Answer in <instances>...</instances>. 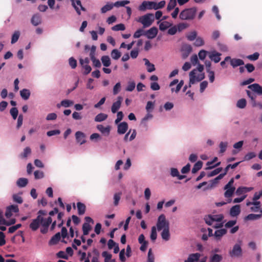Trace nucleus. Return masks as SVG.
<instances>
[{
	"label": "nucleus",
	"mask_w": 262,
	"mask_h": 262,
	"mask_svg": "<svg viewBox=\"0 0 262 262\" xmlns=\"http://www.w3.org/2000/svg\"><path fill=\"white\" fill-rule=\"evenodd\" d=\"M31 23L34 26H37L40 24L41 23L40 15L38 13L33 15L31 18Z\"/></svg>",
	"instance_id": "nucleus-18"
},
{
	"label": "nucleus",
	"mask_w": 262,
	"mask_h": 262,
	"mask_svg": "<svg viewBox=\"0 0 262 262\" xmlns=\"http://www.w3.org/2000/svg\"><path fill=\"white\" fill-rule=\"evenodd\" d=\"M72 3V6L74 7L76 12L78 15L81 14L80 11H86V9L83 7L81 4V2L80 0H70Z\"/></svg>",
	"instance_id": "nucleus-7"
},
{
	"label": "nucleus",
	"mask_w": 262,
	"mask_h": 262,
	"mask_svg": "<svg viewBox=\"0 0 262 262\" xmlns=\"http://www.w3.org/2000/svg\"><path fill=\"white\" fill-rule=\"evenodd\" d=\"M259 54L258 52H255L253 54L248 55L247 57L251 61H255L258 59Z\"/></svg>",
	"instance_id": "nucleus-61"
},
{
	"label": "nucleus",
	"mask_w": 262,
	"mask_h": 262,
	"mask_svg": "<svg viewBox=\"0 0 262 262\" xmlns=\"http://www.w3.org/2000/svg\"><path fill=\"white\" fill-rule=\"evenodd\" d=\"M172 24L168 21H165L161 23L159 25V29L161 31H164L168 28L170 27Z\"/></svg>",
	"instance_id": "nucleus-33"
},
{
	"label": "nucleus",
	"mask_w": 262,
	"mask_h": 262,
	"mask_svg": "<svg viewBox=\"0 0 262 262\" xmlns=\"http://www.w3.org/2000/svg\"><path fill=\"white\" fill-rule=\"evenodd\" d=\"M30 95V91L28 89H24L20 91V96L25 100H28L29 98Z\"/></svg>",
	"instance_id": "nucleus-24"
},
{
	"label": "nucleus",
	"mask_w": 262,
	"mask_h": 262,
	"mask_svg": "<svg viewBox=\"0 0 262 262\" xmlns=\"http://www.w3.org/2000/svg\"><path fill=\"white\" fill-rule=\"evenodd\" d=\"M153 117V116L150 113V112H148V113L141 120V124L143 125L144 127H147V124L146 122L152 119Z\"/></svg>",
	"instance_id": "nucleus-30"
},
{
	"label": "nucleus",
	"mask_w": 262,
	"mask_h": 262,
	"mask_svg": "<svg viewBox=\"0 0 262 262\" xmlns=\"http://www.w3.org/2000/svg\"><path fill=\"white\" fill-rule=\"evenodd\" d=\"M143 61L145 62V65L147 67V71L149 73H151L155 71L156 69L155 65L149 62L146 58H143Z\"/></svg>",
	"instance_id": "nucleus-22"
},
{
	"label": "nucleus",
	"mask_w": 262,
	"mask_h": 262,
	"mask_svg": "<svg viewBox=\"0 0 262 262\" xmlns=\"http://www.w3.org/2000/svg\"><path fill=\"white\" fill-rule=\"evenodd\" d=\"M74 104V102L72 100L64 99L61 101L60 104L57 105L58 107H60V106H62L64 107H69Z\"/></svg>",
	"instance_id": "nucleus-26"
},
{
	"label": "nucleus",
	"mask_w": 262,
	"mask_h": 262,
	"mask_svg": "<svg viewBox=\"0 0 262 262\" xmlns=\"http://www.w3.org/2000/svg\"><path fill=\"white\" fill-rule=\"evenodd\" d=\"M182 51L183 52V57H187L192 51V47L191 45L184 44L182 47Z\"/></svg>",
	"instance_id": "nucleus-16"
},
{
	"label": "nucleus",
	"mask_w": 262,
	"mask_h": 262,
	"mask_svg": "<svg viewBox=\"0 0 262 262\" xmlns=\"http://www.w3.org/2000/svg\"><path fill=\"white\" fill-rule=\"evenodd\" d=\"M158 32V29L155 27H153L144 32V35L148 39H152L157 36Z\"/></svg>",
	"instance_id": "nucleus-9"
},
{
	"label": "nucleus",
	"mask_w": 262,
	"mask_h": 262,
	"mask_svg": "<svg viewBox=\"0 0 262 262\" xmlns=\"http://www.w3.org/2000/svg\"><path fill=\"white\" fill-rule=\"evenodd\" d=\"M20 36V32L18 31H15L12 34L11 38V43L14 44L17 41Z\"/></svg>",
	"instance_id": "nucleus-43"
},
{
	"label": "nucleus",
	"mask_w": 262,
	"mask_h": 262,
	"mask_svg": "<svg viewBox=\"0 0 262 262\" xmlns=\"http://www.w3.org/2000/svg\"><path fill=\"white\" fill-rule=\"evenodd\" d=\"M101 60L103 65L105 67H109L111 64L110 58L107 55L102 56Z\"/></svg>",
	"instance_id": "nucleus-32"
},
{
	"label": "nucleus",
	"mask_w": 262,
	"mask_h": 262,
	"mask_svg": "<svg viewBox=\"0 0 262 262\" xmlns=\"http://www.w3.org/2000/svg\"><path fill=\"white\" fill-rule=\"evenodd\" d=\"M57 114L55 113H50L46 116V119L47 121H53L57 119Z\"/></svg>",
	"instance_id": "nucleus-60"
},
{
	"label": "nucleus",
	"mask_w": 262,
	"mask_h": 262,
	"mask_svg": "<svg viewBox=\"0 0 262 262\" xmlns=\"http://www.w3.org/2000/svg\"><path fill=\"white\" fill-rule=\"evenodd\" d=\"M227 232V231L226 229L222 228L220 229L216 230L214 233V236L215 237L217 241H220L221 237L225 235Z\"/></svg>",
	"instance_id": "nucleus-20"
},
{
	"label": "nucleus",
	"mask_w": 262,
	"mask_h": 262,
	"mask_svg": "<svg viewBox=\"0 0 262 262\" xmlns=\"http://www.w3.org/2000/svg\"><path fill=\"white\" fill-rule=\"evenodd\" d=\"M61 238V235L60 232H58L56 233L54 235H53L52 238L49 241L50 245H55L58 243V242L60 241Z\"/></svg>",
	"instance_id": "nucleus-23"
},
{
	"label": "nucleus",
	"mask_w": 262,
	"mask_h": 262,
	"mask_svg": "<svg viewBox=\"0 0 262 262\" xmlns=\"http://www.w3.org/2000/svg\"><path fill=\"white\" fill-rule=\"evenodd\" d=\"M248 88L258 95H262V86L258 83H253L249 85Z\"/></svg>",
	"instance_id": "nucleus-11"
},
{
	"label": "nucleus",
	"mask_w": 262,
	"mask_h": 262,
	"mask_svg": "<svg viewBox=\"0 0 262 262\" xmlns=\"http://www.w3.org/2000/svg\"><path fill=\"white\" fill-rule=\"evenodd\" d=\"M256 155L254 152H249L247 153L244 158V160L249 161L256 157Z\"/></svg>",
	"instance_id": "nucleus-52"
},
{
	"label": "nucleus",
	"mask_w": 262,
	"mask_h": 262,
	"mask_svg": "<svg viewBox=\"0 0 262 262\" xmlns=\"http://www.w3.org/2000/svg\"><path fill=\"white\" fill-rule=\"evenodd\" d=\"M43 217L40 215H38L37 217L33 219L30 224L29 227L33 231H36L41 225Z\"/></svg>",
	"instance_id": "nucleus-5"
},
{
	"label": "nucleus",
	"mask_w": 262,
	"mask_h": 262,
	"mask_svg": "<svg viewBox=\"0 0 262 262\" xmlns=\"http://www.w3.org/2000/svg\"><path fill=\"white\" fill-rule=\"evenodd\" d=\"M91 227L89 224L87 223H84L82 225V230L83 233L84 235H86L89 234L90 230H91Z\"/></svg>",
	"instance_id": "nucleus-44"
},
{
	"label": "nucleus",
	"mask_w": 262,
	"mask_h": 262,
	"mask_svg": "<svg viewBox=\"0 0 262 262\" xmlns=\"http://www.w3.org/2000/svg\"><path fill=\"white\" fill-rule=\"evenodd\" d=\"M204 44L203 39L201 37H198L194 42V45L196 47H201Z\"/></svg>",
	"instance_id": "nucleus-54"
},
{
	"label": "nucleus",
	"mask_w": 262,
	"mask_h": 262,
	"mask_svg": "<svg viewBox=\"0 0 262 262\" xmlns=\"http://www.w3.org/2000/svg\"><path fill=\"white\" fill-rule=\"evenodd\" d=\"M114 7V3H107L105 6L102 7L101 9V13H105L107 11L112 10Z\"/></svg>",
	"instance_id": "nucleus-36"
},
{
	"label": "nucleus",
	"mask_w": 262,
	"mask_h": 262,
	"mask_svg": "<svg viewBox=\"0 0 262 262\" xmlns=\"http://www.w3.org/2000/svg\"><path fill=\"white\" fill-rule=\"evenodd\" d=\"M197 32L195 31H193L189 32L187 35L186 37L189 41H193L195 40L197 37Z\"/></svg>",
	"instance_id": "nucleus-40"
},
{
	"label": "nucleus",
	"mask_w": 262,
	"mask_h": 262,
	"mask_svg": "<svg viewBox=\"0 0 262 262\" xmlns=\"http://www.w3.org/2000/svg\"><path fill=\"white\" fill-rule=\"evenodd\" d=\"M154 2L144 1L139 6L138 10L140 11H145L147 9H154Z\"/></svg>",
	"instance_id": "nucleus-8"
},
{
	"label": "nucleus",
	"mask_w": 262,
	"mask_h": 262,
	"mask_svg": "<svg viewBox=\"0 0 262 262\" xmlns=\"http://www.w3.org/2000/svg\"><path fill=\"white\" fill-rule=\"evenodd\" d=\"M69 63L72 69H74L77 67V61L73 57L69 59Z\"/></svg>",
	"instance_id": "nucleus-57"
},
{
	"label": "nucleus",
	"mask_w": 262,
	"mask_h": 262,
	"mask_svg": "<svg viewBox=\"0 0 262 262\" xmlns=\"http://www.w3.org/2000/svg\"><path fill=\"white\" fill-rule=\"evenodd\" d=\"M207 72L208 73V78L210 83H212L214 81V72L210 69H207Z\"/></svg>",
	"instance_id": "nucleus-51"
},
{
	"label": "nucleus",
	"mask_w": 262,
	"mask_h": 262,
	"mask_svg": "<svg viewBox=\"0 0 262 262\" xmlns=\"http://www.w3.org/2000/svg\"><path fill=\"white\" fill-rule=\"evenodd\" d=\"M18 110L16 107H12L10 111V113L12 116L13 119L15 120L18 116Z\"/></svg>",
	"instance_id": "nucleus-58"
},
{
	"label": "nucleus",
	"mask_w": 262,
	"mask_h": 262,
	"mask_svg": "<svg viewBox=\"0 0 262 262\" xmlns=\"http://www.w3.org/2000/svg\"><path fill=\"white\" fill-rule=\"evenodd\" d=\"M77 207L78 209V212L79 215H83L85 211V205L81 202L77 203Z\"/></svg>",
	"instance_id": "nucleus-29"
},
{
	"label": "nucleus",
	"mask_w": 262,
	"mask_h": 262,
	"mask_svg": "<svg viewBox=\"0 0 262 262\" xmlns=\"http://www.w3.org/2000/svg\"><path fill=\"white\" fill-rule=\"evenodd\" d=\"M201 254L199 253L190 254L184 262H196L199 260Z\"/></svg>",
	"instance_id": "nucleus-17"
},
{
	"label": "nucleus",
	"mask_w": 262,
	"mask_h": 262,
	"mask_svg": "<svg viewBox=\"0 0 262 262\" xmlns=\"http://www.w3.org/2000/svg\"><path fill=\"white\" fill-rule=\"evenodd\" d=\"M121 55V53L117 49H113L111 52V56L115 60L118 59Z\"/></svg>",
	"instance_id": "nucleus-41"
},
{
	"label": "nucleus",
	"mask_w": 262,
	"mask_h": 262,
	"mask_svg": "<svg viewBox=\"0 0 262 262\" xmlns=\"http://www.w3.org/2000/svg\"><path fill=\"white\" fill-rule=\"evenodd\" d=\"M161 237L162 239L165 241H168L170 238V233L169 228L163 229L161 232Z\"/></svg>",
	"instance_id": "nucleus-31"
},
{
	"label": "nucleus",
	"mask_w": 262,
	"mask_h": 262,
	"mask_svg": "<svg viewBox=\"0 0 262 262\" xmlns=\"http://www.w3.org/2000/svg\"><path fill=\"white\" fill-rule=\"evenodd\" d=\"M247 101L245 99L242 98L238 100L236 103V106L239 108H244L246 107Z\"/></svg>",
	"instance_id": "nucleus-42"
},
{
	"label": "nucleus",
	"mask_w": 262,
	"mask_h": 262,
	"mask_svg": "<svg viewBox=\"0 0 262 262\" xmlns=\"http://www.w3.org/2000/svg\"><path fill=\"white\" fill-rule=\"evenodd\" d=\"M102 256L104 258V262H108L112 258V254L107 251H103Z\"/></svg>",
	"instance_id": "nucleus-62"
},
{
	"label": "nucleus",
	"mask_w": 262,
	"mask_h": 262,
	"mask_svg": "<svg viewBox=\"0 0 262 262\" xmlns=\"http://www.w3.org/2000/svg\"><path fill=\"white\" fill-rule=\"evenodd\" d=\"M122 100V98L121 97H118L117 98V100L113 103L111 107V111L113 113H116L120 108L121 105Z\"/></svg>",
	"instance_id": "nucleus-14"
},
{
	"label": "nucleus",
	"mask_w": 262,
	"mask_h": 262,
	"mask_svg": "<svg viewBox=\"0 0 262 262\" xmlns=\"http://www.w3.org/2000/svg\"><path fill=\"white\" fill-rule=\"evenodd\" d=\"M12 198L13 201L17 203L21 204L23 202L22 198L18 194H14Z\"/></svg>",
	"instance_id": "nucleus-55"
},
{
	"label": "nucleus",
	"mask_w": 262,
	"mask_h": 262,
	"mask_svg": "<svg viewBox=\"0 0 262 262\" xmlns=\"http://www.w3.org/2000/svg\"><path fill=\"white\" fill-rule=\"evenodd\" d=\"M155 20L154 14L152 13H147L144 15L140 17L138 21L141 23L143 28H147L150 26Z\"/></svg>",
	"instance_id": "nucleus-3"
},
{
	"label": "nucleus",
	"mask_w": 262,
	"mask_h": 262,
	"mask_svg": "<svg viewBox=\"0 0 262 262\" xmlns=\"http://www.w3.org/2000/svg\"><path fill=\"white\" fill-rule=\"evenodd\" d=\"M241 212L240 207L238 205H236L232 207L230 210V215L232 217H236Z\"/></svg>",
	"instance_id": "nucleus-19"
},
{
	"label": "nucleus",
	"mask_w": 262,
	"mask_h": 262,
	"mask_svg": "<svg viewBox=\"0 0 262 262\" xmlns=\"http://www.w3.org/2000/svg\"><path fill=\"white\" fill-rule=\"evenodd\" d=\"M189 86H191V85L194 84L196 82H200L205 78L204 73H198L197 70H192L189 73Z\"/></svg>",
	"instance_id": "nucleus-2"
},
{
	"label": "nucleus",
	"mask_w": 262,
	"mask_h": 262,
	"mask_svg": "<svg viewBox=\"0 0 262 262\" xmlns=\"http://www.w3.org/2000/svg\"><path fill=\"white\" fill-rule=\"evenodd\" d=\"M135 86L136 83L134 81H129L128 82L125 90L127 91L132 92L135 89Z\"/></svg>",
	"instance_id": "nucleus-56"
},
{
	"label": "nucleus",
	"mask_w": 262,
	"mask_h": 262,
	"mask_svg": "<svg viewBox=\"0 0 262 262\" xmlns=\"http://www.w3.org/2000/svg\"><path fill=\"white\" fill-rule=\"evenodd\" d=\"M128 129V124L126 122H121L118 125L117 133L120 135L125 134Z\"/></svg>",
	"instance_id": "nucleus-13"
},
{
	"label": "nucleus",
	"mask_w": 262,
	"mask_h": 262,
	"mask_svg": "<svg viewBox=\"0 0 262 262\" xmlns=\"http://www.w3.org/2000/svg\"><path fill=\"white\" fill-rule=\"evenodd\" d=\"M157 228L158 231L169 228V222L166 221L165 216L163 214L158 217Z\"/></svg>",
	"instance_id": "nucleus-4"
},
{
	"label": "nucleus",
	"mask_w": 262,
	"mask_h": 262,
	"mask_svg": "<svg viewBox=\"0 0 262 262\" xmlns=\"http://www.w3.org/2000/svg\"><path fill=\"white\" fill-rule=\"evenodd\" d=\"M130 3L129 1H117L114 3V5L115 7H123L125 5L128 4Z\"/></svg>",
	"instance_id": "nucleus-53"
},
{
	"label": "nucleus",
	"mask_w": 262,
	"mask_h": 262,
	"mask_svg": "<svg viewBox=\"0 0 262 262\" xmlns=\"http://www.w3.org/2000/svg\"><path fill=\"white\" fill-rule=\"evenodd\" d=\"M97 128L104 136H108L110 134L111 127L108 125L106 127L101 124L97 125Z\"/></svg>",
	"instance_id": "nucleus-15"
},
{
	"label": "nucleus",
	"mask_w": 262,
	"mask_h": 262,
	"mask_svg": "<svg viewBox=\"0 0 262 262\" xmlns=\"http://www.w3.org/2000/svg\"><path fill=\"white\" fill-rule=\"evenodd\" d=\"M121 192H116L114 194L113 199L114 206H117L118 205L119 201L121 199Z\"/></svg>",
	"instance_id": "nucleus-37"
},
{
	"label": "nucleus",
	"mask_w": 262,
	"mask_h": 262,
	"mask_svg": "<svg viewBox=\"0 0 262 262\" xmlns=\"http://www.w3.org/2000/svg\"><path fill=\"white\" fill-rule=\"evenodd\" d=\"M28 183V179L25 178H19L16 182L17 186L20 188L25 187Z\"/></svg>",
	"instance_id": "nucleus-27"
},
{
	"label": "nucleus",
	"mask_w": 262,
	"mask_h": 262,
	"mask_svg": "<svg viewBox=\"0 0 262 262\" xmlns=\"http://www.w3.org/2000/svg\"><path fill=\"white\" fill-rule=\"evenodd\" d=\"M75 138L77 142L79 143L80 145L83 144L86 142L85 135L82 132H76L75 133Z\"/></svg>",
	"instance_id": "nucleus-12"
},
{
	"label": "nucleus",
	"mask_w": 262,
	"mask_h": 262,
	"mask_svg": "<svg viewBox=\"0 0 262 262\" xmlns=\"http://www.w3.org/2000/svg\"><path fill=\"white\" fill-rule=\"evenodd\" d=\"M125 29V26L123 24H117L112 28V30L115 31H123Z\"/></svg>",
	"instance_id": "nucleus-47"
},
{
	"label": "nucleus",
	"mask_w": 262,
	"mask_h": 262,
	"mask_svg": "<svg viewBox=\"0 0 262 262\" xmlns=\"http://www.w3.org/2000/svg\"><path fill=\"white\" fill-rule=\"evenodd\" d=\"M222 170V167H219L212 170L208 174V177H211L219 174Z\"/></svg>",
	"instance_id": "nucleus-59"
},
{
	"label": "nucleus",
	"mask_w": 262,
	"mask_h": 262,
	"mask_svg": "<svg viewBox=\"0 0 262 262\" xmlns=\"http://www.w3.org/2000/svg\"><path fill=\"white\" fill-rule=\"evenodd\" d=\"M240 244H236L234 245L233 249L229 252L230 256L233 257H239L242 255V249L241 248V241Z\"/></svg>",
	"instance_id": "nucleus-6"
},
{
	"label": "nucleus",
	"mask_w": 262,
	"mask_h": 262,
	"mask_svg": "<svg viewBox=\"0 0 262 262\" xmlns=\"http://www.w3.org/2000/svg\"><path fill=\"white\" fill-rule=\"evenodd\" d=\"M177 28L178 31L179 32L182 31V30L186 29L189 27V25L187 23H179L177 25Z\"/></svg>",
	"instance_id": "nucleus-49"
},
{
	"label": "nucleus",
	"mask_w": 262,
	"mask_h": 262,
	"mask_svg": "<svg viewBox=\"0 0 262 262\" xmlns=\"http://www.w3.org/2000/svg\"><path fill=\"white\" fill-rule=\"evenodd\" d=\"M177 4V0H169L167 7V11H170L174 8Z\"/></svg>",
	"instance_id": "nucleus-45"
},
{
	"label": "nucleus",
	"mask_w": 262,
	"mask_h": 262,
	"mask_svg": "<svg viewBox=\"0 0 262 262\" xmlns=\"http://www.w3.org/2000/svg\"><path fill=\"white\" fill-rule=\"evenodd\" d=\"M12 213H17L19 211V208L16 205H11L7 208Z\"/></svg>",
	"instance_id": "nucleus-63"
},
{
	"label": "nucleus",
	"mask_w": 262,
	"mask_h": 262,
	"mask_svg": "<svg viewBox=\"0 0 262 262\" xmlns=\"http://www.w3.org/2000/svg\"><path fill=\"white\" fill-rule=\"evenodd\" d=\"M107 115L104 113L98 114L95 118V121L97 122H102L106 119Z\"/></svg>",
	"instance_id": "nucleus-34"
},
{
	"label": "nucleus",
	"mask_w": 262,
	"mask_h": 262,
	"mask_svg": "<svg viewBox=\"0 0 262 262\" xmlns=\"http://www.w3.org/2000/svg\"><path fill=\"white\" fill-rule=\"evenodd\" d=\"M227 146L228 143L227 142H221L219 145L220 153H224L226 150Z\"/></svg>",
	"instance_id": "nucleus-48"
},
{
	"label": "nucleus",
	"mask_w": 262,
	"mask_h": 262,
	"mask_svg": "<svg viewBox=\"0 0 262 262\" xmlns=\"http://www.w3.org/2000/svg\"><path fill=\"white\" fill-rule=\"evenodd\" d=\"M230 64L233 68H236L244 64V62L242 59L232 58L230 61Z\"/></svg>",
	"instance_id": "nucleus-21"
},
{
	"label": "nucleus",
	"mask_w": 262,
	"mask_h": 262,
	"mask_svg": "<svg viewBox=\"0 0 262 262\" xmlns=\"http://www.w3.org/2000/svg\"><path fill=\"white\" fill-rule=\"evenodd\" d=\"M221 54L215 51H213L208 53L209 58L215 63H217L221 60Z\"/></svg>",
	"instance_id": "nucleus-10"
},
{
	"label": "nucleus",
	"mask_w": 262,
	"mask_h": 262,
	"mask_svg": "<svg viewBox=\"0 0 262 262\" xmlns=\"http://www.w3.org/2000/svg\"><path fill=\"white\" fill-rule=\"evenodd\" d=\"M31 152V149L29 147H26L24 149L23 152L20 154L19 157L22 159L27 158L28 155Z\"/></svg>",
	"instance_id": "nucleus-39"
},
{
	"label": "nucleus",
	"mask_w": 262,
	"mask_h": 262,
	"mask_svg": "<svg viewBox=\"0 0 262 262\" xmlns=\"http://www.w3.org/2000/svg\"><path fill=\"white\" fill-rule=\"evenodd\" d=\"M155 257L152 253V250L150 249L148 251L147 254V262H154Z\"/></svg>",
	"instance_id": "nucleus-64"
},
{
	"label": "nucleus",
	"mask_w": 262,
	"mask_h": 262,
	"mask_svg": "<svg viewBox=\"0 0 262 262\" xmlns=\"http://www.w3.org/2000/svg\"><path fill=\"white\" fill-rule=\"evenodd\" d=\"M157 237V228L155 226H152L151 230L150 238L151 241H155Z\"/></svg>",
	"instance_id": "nucleus-50"
},
{
	"label": "nucleus",
	"mask_w": 262,
	"mask_h": 262,
	"mask_svg": "<svg viewBox=\"0 0 262 262\" xmlns=\"http://www.w3.org/2000/svg\"><path fill=\"white\" fill-rule=\"evenodd\" d=\"M196 12L197 8L195 7L185 9L180 12L179 18L183 20H192L195 18Z\"/></svg>",
	"instance_id": "nucleus-1"
},
{
	"label": "nucleus",
	"mask_w": 262,
	"mask_h": 262,
	"mask_svg": "<svg viewBox=\"0 0 262 262\" xmlns=\"http://www.w3.org/2000/svg\"><path fill=\"white\" fill-rule=\"evenodd\" d=\"M261 217V214H249L246 216L244 218L245 221H255L259 219Z\"/></svg>",
	"instance_id": "nucleus-25"
},
{
	"label": "nucleus",
	"mask_w": 262,
	"mask_h": 262,
	"mask_svg": "<svg viewBox=\"0 0 262 262\" xmlns=\"http://www.w3.org/2000/svg\"><path fill=\"white\" fill-rule=\"evenodd\" d=\"M226 191L224 193V196L226 198H231L235 191V188L234 187H231L228 188H224Z\"/></svg>",
	"instance_id": "nucleus-28"
},
{
	"label": "nucleus",
	"mask_w": 262,
	"mask_h": 262,
	"mask_svg": "<svg viewBox=\"0 0 262 262\" xmlns=\"http://www.w3.org/2000/svg\"><path fill=\"white\" fill-rule=\"evenodd\" d=\"M222 258V255L214 254L210 257V262H220Z\"/></svg>",
	"instance_id": "nucleus-38"
},
{
	"label": "nucleus",
	"mask_w": 262,
	"mask_h": 262,
	"mask_svg": "<svg viewBox=\"0 0 262 262\" xmlns=\"http://www.w3.org/2000/svg\"><path fill=\"white\" fill-rule=\"evenodd\" d=\"M202 165H203V163L202 161H199L196 162L194 164V165L192 169V171H191L192 173H196L197 171H198L200 169H201V168L202 167Z\"/></svg>",
	"instance_id": "nucleus-35"
},
{
	"label": "nucleus",
	"mask_w": 262,
	"mask_h": 262,
	"mask_svg": "<svg viewBox=\"0 0 262 262\" xmlns=\"http://www.w3.org/2000/svg\"><path fill=\"white\" fill-rule=\"evenodd\" d=\"M166 2L165 1H161L159 3L154 2V10H158L163 8L165 5Z\"/></svg>",
	"instance_id": "nucleus-46"
}]
</instances>
